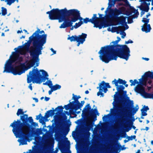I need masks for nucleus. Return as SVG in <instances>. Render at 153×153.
<instances>
[{
	"instance_id": "45",
	"label": "nucleus",
	"mask_w": 153,
	"mask_h": 153,
	"mask_svg": "<svg viewBox=\"0 0 153 153\" xmlns=\"http://www.w3.org/2000/svg\"><path fill=\"white\" fill-rule=\"evenodd\" d=\"M149 110V108L148 106H146L144 105L143 107L142 108L141 110V111H143L145 112H146L147 111Z\"/></svg>"
},
{
	"instance_id": "12",
	"label": "nucleus",
	"mask_w": 153,
	"mask_h": 153,
	"mask_svg": "<svg viewBox=\"0 0 153 153\" xmlns=\"http://www.w3.org/2000/svg\"><path fill=\"white\" fill-rule=\"evenodd\" d=\"M87 34L82 33L81 35H79L78 36L76 35L72 36H71L68 38V39L70 40V41H76L78 42L77 46H79L80 44H82L85 41V39L87 37Z\"/></svg>"
},
{
	"instance_id": "37",
	"label": "nucleus",
	"mask_w": 153,
	"mask_h": 153,
	"mask_svg": "<svg viewBox=\"0 0 153 153\" xmlns=\"http://www.w3.org/2000/svg\"><path fill=\"white\" fill-rule=\"evenodd\" d=\"M83 23L85 24L87 23L88 22H90L92 23V22H93V21L91 19H89L88 18H86L83 19Z\"/></svg>"
},
{
	"instance_id": "13",
	"label": "nucleus",
	"mask_w": 153,
	"mask_h": 153,
	"mask_svg": "<svg viewBox=\"0 0 153 153\" xmlns=\"http://www.w3.org/2000/svg\"><path fill=\"white\" fill-rule=\"evenodd\" d=\"M152 0H140V2H141V5L138 7L142 11L140 13L141 16L143 15L145 12H147L149 9V6Z\"/></svg>"
},
{
	"instance_id": "53",
	"label": "nucleus",
	"mask_w": 153,
	"mask_h": 153,
	"mask_svg": "<svg viewBox=\"0 0 153 153\" xmlns=\"http://www.w3.org/2000/svg\"><path fill=\"white\" fill-rule=\"evenodd\" d=\"M110 115V114H108L107 115H105L103 117H102V120H105V119L108 118V116Z\"/></svg>"
},
{
	"instance_id": "54",
	"label": "nucleus",
	"mask_w": 153,
	"mask_h": 153,
	"mask_svg": "<svg viewBox=\"0 0 153 153\" xmlns=\"http://www.w3.org/2000/svg\"><path fill=\"white\" fill-rule=\"evenodd\" d=\"M133 43V41L132 40H129L128 41H126L125 43L126 44H128L129 43Z\"/></svg>"
},
{
	"instance_id": "34",
	"label": "nucleus",
	"mask_w": 153,
	"mask_h": 153,
	"mask_svg": "<svg viewBox=\"0 0 153 153\" xmlns=\"http://www.w3.org/2000/svg\"><path fill=\"white\" fill-rule=\"evenodd\" d=\"M149 21V19H147L146 18H143L142 19V22L144 23V25H148V23Z\"/></svg>"
},
{
	"instance_id": "1",
	"label": "nucleus",
	"mask_w": 153,
	"mask_h": 153,
	"mask_svg": "<svg viewBox=\"0 0 153 153\" xmlns=\"http://www.w3.org/2000/svg\"><path fill=\"white\" fill-rule=\"evenodd\" d=\"M119 42L116 40L111 43L113 44L102 47L99 52L101 60L108 63L112 60H116L118 57L127 61L130 56V51L126 45L117 44Z\"/></svg>"
},
{
	"instance_id": "18",
	"label": "nucleus",
	"mask_w": 153,
	"mask_h": 153,
	"mask_svg": "<svg viewBox=\"0 0 153 153\" xmlns=\"http://www.w3.org/2000/svg\"><path fill=\"white\" fill-rule=\"evenodd\" d=\"M115 86L116 87V88L117 91L115 92V94L114 95V98L115 99H116V98H117L118 99V94H119V93H121L122 91L125 89V87L124 86H123L122 85H118L117 86ZM115 100H118L120 101L119 104H119L121 102H123V101H121L118 99L117 100H116V99H115L114 100V101L113 102H114V103H115Z\"/></svg>"
},
{
	"instance_id": "16",
	"label": "nucleus",
	"mask_w": 153,
	"mask_h": 153,
	"mask_svg": "<svg viewBox=\"0 0 153 153\" xmlns=\"http://www.w3.org/2000/svg\"><path fill=\"white\" fill-rule=\"evenodd\" d=\"M18 48H19V49H18L16 48H15L14 49V50H16V52H13L12 53V56H13V59L14 60V61L13 62H15L17 60V61L16 62V63L18 64H20V65L21 62H22L23 61V59L22 56H19V55L18 54V53L21 54L20 53L17 52V51L20 48V47H18Z\"/></svg>"
},
{
	"instance_id": "62",
	"label": "nucleus",
	"mask_w": 153,
	"mask_h": 153,
	"mask_svg": "<svg viewBox=\"0 0 153 153\" xmlns=\"http://www.w3.org/2000/svg\"><path fill=\"white\" fill-rule=\"evenodd\" d=\"M50 99V98L48 97H45V100L46 101H48Z\"/></svg>"
},
{
	"instance_id": "20",
	"label": "nucleus",
	"mask_w": 153,
	"mask_h": 153,
	"mask_svg": "<svg viewBox=\"0 0 153 153\" xmlns=\"http://www.w3.org/2000/svg\"><path fill=\"white\" fill-rule=\"evenodd\" d=\"M142 77L143 78L144 80H146V79L147 80L148 78L153 79V72L150 71L146 72L142 76Z\"/></svg>"
},
{
	"instance_id": "42",
	"label": "nucleus",
	"mask_w": 153,
	"mask_h": 153,
	"mask_svg": "<svg viewBox=\"0 0 153 153\" xmlns=\"http://www.w3.org/2000/svg\"><path fill=\"white\" fill-rule=\"evenodd\" d=\"M135 13L131 16V17L133 19H135V18H137L138 16L139 15V13L138 11H137Z\"/></svg>"
},
{
	"instance_id": "4",
	"label": "nucleus",
	"mask_w": 153,
	"mask_h": 153,
	"mask_svg": "<svg viewBox=\"0 0 153 153\" xmlns=\"http://www.w3.org/2000/svg\"><path fill=\"white\" fill-rule=\"evenodd\" d=\"M127 98L128 99V102L127 103L126 105V108L128 110L125 109V111H123V107L119 105L120 101L118 100H115V103H113L114 111L116 112L121 111L122 114H120V123L123 124V126L125 128L126 131L128 132L131 129V126L128 127L127 123H129L130 125L133 124V122L135 120L134 114L137 111L139 107L138 105L135 108L133 107L134 102L133 100H129L128 97Z\"/></svg>"
},
{
	"instance_id": "48",
	"label": "nucleus",
	"mask_w": 153,
	"mask_h": 153,
	"mask_svg": "<svg viewBox=\"0 0 153 153\" xmlns=\"http://www.w3.org/2000/svg\"><path fill=\"white\" fill-rule=\"evenodd\" d=\"M124 29H123V28H119V29H117V30L116 32L117 34H118L120 33V31L122 32L123 31V30H124Z\"/></svg>"
},
{
	"instance_id": "21",
	"label": "nucleus",
	"mask_w": 153,
	"mask_h": 153,
	"mask_svg": "<svg viewBox=\"0 0 153 153\" xmlns=\"http://www.w3.org/2000/svg\"><path fill=\"white\" fill-rule=\"evenodd\" d=\"M151 28L149 24L148 25H143L142 26L141 28L142 30L147 33L150 32Z\"/></svg>"
},
{
	"instance_id": "28",
	"label": "nucleus",
	"mask_w": 153,
	"mask_h": 153,
	"mask_svg": "<svg viewBox=\"0 0 153 153\" xmlns=\"http://www.w3.org/2000/svg\"><path fill=\"white\" fill-rule=\"evenodd\" d=\"M70 103L67 104V105H65L64 106V108L66 110H68L69 109H73V105H72V104L71 102V100L69 101Z\"/></svg>"
},
{
	"instance_id": "5",
	"label": "nucleus",
	"mask_w": 153,
	"mask_h": 153,
	"mask_svg": "<svg viewBox=\"0 0 153 153\" xmlns=\"http://www.w3.org/2000/svg\"><path fill=\"white\" fill-rule=\"evenodd\" d=\"M46 79H48V78L42 76L38 68H36L29 72V75L27 76V82L29 83L33 81V83L35 82L40 84L42 82H45Z\"/></svg>"
},
{
	"instance_id": "29",
	"label": "nucleus",
	"mask_w": 153,
	"mask_h": 153,
	"mask_svg": "<svg viewBox=\"0 0 153 153\" xmlns=\"http://www.w3.org/2000/svg\"><path fill=\"white\" fill-rule=\"evenodd\" d=\"M13 56L11 57V58L10 59H9L8 60L6 63H5V65L9 66H12V64L14 62H13L14 60L13 59Z\"/></svg>"
},
{
	"instance_id": "6",
	"label": "nucleus",
	"mask_w": 153,
	"mask_h": 153,
	"mask_svg": "<svg viewBox=\"0 0 153 153\" xmlns=\"http://www.w3.org/2000/svg\"><path fill=\"white\" fill-rule=\"evenodd\" d=\"M25 63H21L20 65L16 66L15 67H13V66L5 65L3 72L11 73L15 75H20L25 72Z\"/></svg>"
},
{
	"instance_id": "30",
	"label": "nucleus",
	"mask_w": 153,
	"mask_h": 153,
	"mask_svg": "<svg viewBox=\"0 0 153 153\" xmlns=\"http://www.w3.org/2000/svg\"><path fill=\"white\" fill-rule=\"evenodd\" d=\"M82 104H81L79 103L73 105V109H74L75 111H76L82 107Z\"/></svg>"
},
{
	"instance_id": "63",
	"label": "nucleus",
	"mask_w": 153,
	"mask_h": 153,
	"mask_svg": "<svg viewBox=\"0 0 153 153\" xmlns=\"http://www.w3.org/2000/svg\"><path fill=\"white\" fill-rule=\"evenodd\" d=\"M126 6H129L130 7V4H129V2L128 1L126 3H125V5Z\"/></svg>"
},
{
	"instance_id": "64",
	"label": "nucleus",
	"mask_w": 153,
	"mask_h": 153,
	"mask_svg": "<svg viewBox=\"0 0 153 153\" xmlns=\"http://www.w3.org/2000/svg\"><path fill=\"white\" fill-rule=\"evenodd\" d=\"M28 87L31 91L32 90V84H30L29 85Z\"/></svg>"
},
{
	"instance_id": "39",
	"label": "nucleus",
	"mask_w": 153,
	"mask_h": 153,
	"mask_svg": "<svg viewBox=\"0 0 153 153\" xmlns=\"http://www.w3.org/2000/svg\"><path fill=\"white\" fill-rule=\"evenodd\" d=\"M127 93V91H123V90L121 93H119L118 94V96L120 97L121 98H122L123 97V94L124 95H126Z\"/></svg>"
},
{
	"instance_id": "46",
	"label": "nucleus",
	"mask_w": 153,
	"mask_h": 153,
	"mask_svg": "<svg viewBox=\"0 0 153 153\" xmlns=\"http://www.w3.org/2000/svg\"><path fill=\"white\" fill-rule=\"evenodd\" d=\"M61 118L63 120H66L67 119V117L65 115L64 113H63Z\"/></svg>"
},
{
	"instance_id": "25",
	"label": "nucleus",
	"mask_w": 153,
	"mask_h": 153,
	"mask_svg": "<svg viewBox=\"0 0 153 153\" xmlns=\"http://www.w3.org/2000/svg\"><path fill=\"white\" fill-rule=\"evenodd\" d=\"M105 19L104 17H102L101 18H100V24L99 25H101L102 22H103V24L102 25V27L103 28L107 27L109 26L108 24L106 22L105 20Z\"/></svg>"
},
{
	"instance_id": "19",
	"label": "nucleus",
	"mask_w": 153,
	"mask_h": 153,
	"mask_svg": "<svg viewBox=\"0 0 153 153\" xmlns=\"http://www.w3.org/2000/svg\"><path fill=\"white\" fill-rule=\"evenodd\" d=\"M97 88H99V91L97 93V96L100 95L102 97H103L104 96V94L102 92V91H103L104 93H106L108 91L107 88L103 85L101 86V84H99V86L97 87Z\"/></svg>"
},
{
	"instance_id": "55",
	"label": "nucleus",
	"mask_w": 153,
	"mask_h": 153,
	"mask_svg": "<svg viewBox=\"0 0 153 153\" xmlns=\"http://www.w3.org/2000/svg\"><path fill=\"white\" fill-rule=\"evenodd\" d=\"M79 27L77 23H76L75 24V25H74V27L75 29H76Z\"/></svg>"
},
{
	"instance_id": "7",
	"label": "nucleus",
	"mask_w": 153,
	"mask_h": 153,
	"mask_svg": "<svg viewBox=\"0 0 153 153\" xmlns=\"http://www.w3.org/2000/svg\"><path fill=\"white\" fill-rule=\"evenodd\" d=\"M125 10L123 7L119 8L118 9L115 8L114 12V16H113V18L116 20L118 24H121L123 25H125V28L124 30H125L128 29L129 27L127 24V23L126 22V19L127 17L124 16H123L120 17L118 16L119 15L123 14V12Z\"/></svg>"
},
{
	"instance_id": "59",
	"label": "nucleus",
	"mask_w": 153,
	"mask_h": 153,
	"mask_svg": "<svg viewBox=\"0 0 153 153\" xmlns=\"http://www.w3.org/2000/svg\"><path fill=\"white\" fill-rule=\"evenodd\" d=\"M51 50L53 53V54H55L56 53V51H54L53 49L51 48L50 49Z\"/></svg>"
},
{
	"instance_id": "44",
	"label": "nucleus",
	"mask_w": 153,
	"mask_h": 153,
	"mask_svg": "<svg viewBox=\"0 0 153 153\" xmlns=\"http://www.w3.org/2000/svg\"><path fill=\"white\" fill-rule=\"evenodd\" d=\"M127 19H128V24H131L133 22V19L131 17V16H128V17H127Z\"/></svg>"
},
{
	"instance_id": "40",
	"label": "nucleus",
	"mask_w": 153,
	"mask_h": 153,
	"mask_svg": "<svg viewBox=\"0 0 153 153\" xmlns=\"http://www.w3.org/2000/svg\"><path fill=\"white\" fill-rule=\"evenodd\" d=\"M1 11H2V15L3 16H5V15L7 13V9L3 7H1Z\"/></svg>"
},
{
	"instance_id": "41",
	"label": "nucleus",
	"mask_w": 153,
	"mask_h": 153,
	"mask_svg": "<svg viewBox=\"0 0 153 153\" xmlns=\"http://www.w3.org/2000/svg\"><path fill=\"white\" fill-rule=\"evenodd\" d=\"M123 27L122 26H118L116 27H112V32H115L117 30V29H119V28H123Z\"/></svg>"
},
{
	"instance_id": "11",
	"label": "nucleus",
	"mask_w": 153,
	"mask_h": 153,
	"mask_svg": "<svg viewBox=\"0 0 153 153\" xmlns=\"http://www.w3.org/2000/svg\"><path fill=\"white\" fill-rule=\"evenodd\" d=\"M98 111L97 108L92 109L90 104H88L83 108L82 114H84L85 116L90 115L93 118L94 121H95L97 120V116L96 113Z\"/></svg>"
},
{
	"instance_id": "9",
	"label": "nucleus",
	"mask_w": 153,
	"mask_h": 153,
	"mask_svg": "<svg viewBox=\"0 0 153 153\" xmlns=\"http://www.w3.org/2000/svg\"><path fill=\"white\" fill-rule=\"evenodd\" d=\"M64 108L62 106H59L57 107L55 109L53 108H52V110H49L47 111L45 113V115L44 117H43L42 116L41 113L39 114L38 115L36 116V119L37 120H39V122L40 123H42V124H45V120L46 118H48L50 117V116H52L55 114L54 112L55 111L58 110L57 111V113H60L63 111V110Z\"/></svg>"
},
{
	"instance_id": "58",
	"label": "nucleus",
	"mask_w": 153,
	"mask_h": 153,
	"mask_svg": "<svg viewBox=\"0 0 153 153\" xmlns=\"http://www.w3.org/2000/svg\"><path fill=\"white\" fill-rule=\"evenodd\" d=\"M83 23V21H79L78 23H77V24H78L79 27L81 26V25H82Z\"/></svg>"
},
{
	"instance_id": "17",
	"label": "nucleus",
	"mask_w": 153,
	"mask_h": 153,
	"mask_svg": "<svg viewBox=\"0 0 153 153\" xmlns=\"http://www.w3.org/2000/svg\"><path fill=\"white\" fill-rule=\"evenodd\" d=\"M97 15L96 14H93V16L91 18L92 20L93 21L92 23L94 24V27L97 28L98 27L99 29H101L102 27V25L103 24V22H102L101 25H99L100 18L97 17Z\"/></svg>"
},
{
	"instance_id": "50",
	"label": "nucleus",
	"mask_w": 153,
	"mask_h": 153,
	"mask_svg": "<svg viewBox=\"0 0 153 153\" xmlns=\"http://www.w3.org/2000/svg\"><path fill=\"white\" fill-rule=\"evenodd\" d=\"M73 97H72V99H73L74 100V101H76V100H78V98L77 97L76 95H74V94H73Z\"/></svg>"
},
{
	"instance_id": "3",
	"label": "nucleus",
	"mask_w": 153,
	"mask_h": 153,
	"mask_svg": "<svg viewBox=\"0 0 153 153\" xmlns=\"http://www.w3.org/2000/svg\"><path fill=\"white\" fill-rule=\"evenodd\" d=\"M39 30H36L29 37V40L25 42L23 45L19 46L20 48L17 51L22 55H25L26 52L23 50L28 51L31 43L33 41V46L30 47L29 52L30 56L32 57V59L36 62L39 61V56L42 53V50L43 49V46L46 43L47 36L46 34L39 35Z\"/></svg>"
},
{
	"instance_id": "32",
	"label": "nucleus",
	"mask_w": 153,
	"mask_h": 153,
	"mask_svg": "<svg viewBox=\"0 0 153 153\" xmlns=\"http://www.w3.org/2000/svg\"><path fill=\"white\" fill-rule=\"evenodd\" d=\"M51 88L53 89V90L54 91L58 89H60L61 88V86L60 85L56 84L55 85L53 86Z\"/></svg>"
},
{
	"instance_id": "31",
	"label": "nucleus",
	"mask_w": 153,
	"mask_h": 153,
	"mask_svg": "<svg viewBox=\"0 0 153 153\" xmlns=\"http://www.w3.org/2000/svg\"><path fill=\"white\" fill-rule=\"evenodd\" d=\"M101 84V85H103V86L106 87V88H111V86L108 83L105 82L104 81H103L100 83Z\"/></svg>"
},
{
	"instance_id": "56",
	"label": "nucleus",
	"mask_w": 153,
	"mask_h": 153,
	"mask_svg": "<svg viewBox=\"0 0 153 153\" xmlns=\"http://www.w3.org/2000/svg\"><path fill=\"white\" fill-rule=\"evenodd\" d=\"M43 85H48L50 88H51L48 82V81L46 82L45 83H44L43 84Z\"/></svg>"
},
{
	"instance_id": "2",
	"label": "nucleus",
	"mask_w": 153,
	"mask_h": 153,
	"mask_svg": "<svg viewBox=\"0 0 153 153\" xmlns=\"http://www.w3.org/2000/svg\"><path fill=\"white\" fill-rule=\"evenodd\" d=\"M27 114L20 116V120H14L10 126L13 128L12 131L16 137L21 139L18 141L22 145L27 144V140L30 136L31 124L35 127L38 124L33 122L32 117H28Z\"/></svg>"
},
{
	"instance_id": "8",
	"label": "nucleus",
	"mask_w": 153,
	"mask_h": 153,
	"mask_svg": "<svg viewBox=\"0 0 153 153\" xmlns=\"http://www.w3.org/2000/svg\"><path fill=\"white\" fill-rule=\"evenodd\" d=\"M67 10L66 8L61 10L53 9L50 11L47 12L46 14H49V17L51 20L58 19L59 21L63 16L67 13H66Z\"/></svg>"
},
{
	"instance_id": "36",
	"label": "nucleus",
	"mask_w": 153,
	"mask_h": 153,
	"mask_svg": "<svg viewBox=\"0 0 153 153\" xmlns=\"http://www.w3.org/2000/svg\"><path fill=\"white\" fill-rule=\"evenodd\" d=\"M24 112L23 111V110L21 108L18 109L17 112L16 113L17 116H19L20 114H22V116H23L25 114H24Z\"/></svg>"
},
{
	"instance_id": "35",
	"label": "nucleus",
	"mask_w": 153,
	"mask_h": 153,
	"mask_svg": "<svg viewBox=\"0 0 153 153\" xmlns=\"http://www.w3.org/2000/svg\"><path fill=\"white\" fill-rule=\"evenodd\" d=\"M1 1H5V2H7V4L9 5H10L14 3L16 0H1Z\"/></svg>"
},
{
	"instance_id": "38",
	"label": "nucleus",
	"mask_w": 153,
	"mask_h": 153,
	"mask_svg": "<svg viewBox=\"0 0 153 153\" xmlns=\"http://www.w3.org/2000/svg\"><path fill=\"white\" fill-rule=\"evenodd\" d=\"M65 112L68 116H69L71 114H72L76 116V114H75V112L73 111L70 110L69 112L67 111H65Z\"/></svg>"
},
{
	"instance_id": "47",
	"label": "nucleus",
	"mask_w": 153,
	"mask_h": 153,
	"mask_svg": "<svg viewBox=\"0 0 153 153\" xmlns=\"http://www.w3.org/2000/svg\"><path fill=\"white\" fill-rule=\"evenodd\" d=\"M71 103L72 104V105H74L76 104H77L80 103L78 100H76V101H73L72 102H71Z\"/></svg>"
},
{
	"instance_id": "10",
	"label": "nucleus",
	"mask_w": 153,
	"mask_h": 153,
	"mask_svg": "<svg viewBox=\"0 0 153 153\" xmlns=\"http://www.w3.org/2000/svg\"><path fill=\"white\" fill-rule=\"evenodd\" d=\"M70 11V10H67L66 12L67 13L64 15L59 21V22L64 21L59 27L60 28H65L71 27L72 26L73 23L75 22L73 17L72 16V15L69 14V11Z\"/></svg>"
},
{
	"instance_id": "15",
	"label": "nucleus",
	"mask_w": 153,
	"mask_h": 153,
	"mask_svg": "<svg viewBox=\"0 0 153 153\" xmlns=\"http://www.w3.org/2000/svg\"><path fill=\"white\" fill-rule=\"evenodd\" d=\"M70 11H69V14L72 15L73 17L75 22L78 20L80 21H82L83 20L82 18L81 17L80 12L78 10L76 9H72L70 10Z\"/></svg>"
},
{
	"instance_id": "43",
	"label": "nucleus",
	"mask_w": 153,
	"mask_h": 153,
	"mask_svg": "<svg viewBox=\"0 0 153 153\" xmlns=\"http://www.w3.org/2000/svg\"><path fill=\"white\" fill-rule=\"evenodd\" d=\"M39 71V72L40 71L42 72V74L45 77H48V75L47 73L45 70H40Z\"/></svg>"
},
{
	"instance_id": "60",
	"label": "nucleus",
	"mask_w": 153,
	"mask_h": 153,
	"mask_svg": "<svg viewBox=\"0 0 153 153\" xmlns=\"http://www.w3.org/2000/svg\"><path fill=\"white\" fill-rule=\"evenodd\" d=\"M54 91L53 90V89H52V88H51V89L50 90H49V91H48V94H49V95H50L52 93V92L53 91Z\"/></svg>"
},
{
	"instance_id": "61",
	"label": "nucleus",
	"mask_w": 153,
	"mask_h": 153,
	"mask_svg": "<svg viewBox=\"0 0 153 153\" xmlns=\"http://www.w3.org/2000/svg\"><path fill=\"white\" fill-rule=\"evenodd\" d=\"M127 138H128V139L127 140H125L124 141V143H126L128 142L129 140H130V139H129L128 136Z\"/></svg>"
},
{
	"instance_id": "26",
	"label": "nucleus",
	"mask_w": 153,
	"mask_h": 153,
	"mask_svg": "<svg viewBox=\"0 0 153 153\" xmlns=\"http://www.w3.org/2000/svg\"><path fill=\"white\" fill-rule=\"evenodd\" d=\"M123 82V80L122 79L119 78L117 80L115 79H114V80H113L112 81V84H114L115 86H117L118 85V83L120 84H122Z\"/></svg>"
},
{
	"instance_id": "49",
	"label": "nucleus",
	"mask_w": 153,
	"mask_h": 153,
	"mask_svg": "<svg viewBox=\"0 0 153 153\" xmlns=\"http://www.w3.org/2000/svg\"><path fill=\"white\" fill-rule=\"evenodd\" d=\"M120 34L121 35L122 34V35L121 36V38L122 39H123L126 36V33L124 32V30L123 31H122Z\"/></svg>"
},
{
	"instance_id": "52",
	"label": "nucleus",
	"mask_w": 153,
	"mask_h": 153,
	"mask_svg": "<svg viewBox=\"0 0 153 153\" xmlns=\"http://www.w3.org/2000/svg\"><path fill=\"white\" fill-rule=\"evenodd\" d=\"M141 111V116H146L147 115V114L146 112H145L143 111Z\"/></svg>"
},
{
	"instance_id": "14",
	"label": "nucleus",
	"mask_w": 153,
	"mask_h": 153,
	"mask_svg": "<svg viewBox=\"0 0 153 153\" xmlns=\"http://www.w3.org/2000/svg\"><path fill=\"white\" fill-rule=\"evenodd\" d=\"M135 91L136 92L142 94L145 98H151L153 99V94L146 92L145 88L143 86L136 87Z\"/></svg>"
},
{
	"instance_id": "57",
	"label": "nucleus",
	"mask_w": 153,
	"mask_h": 153,
	"mask_svg": "<svg viewBox=\"0 0 153 153\" xmlns=\"http://www.w3.org/2000/svg\"><path fill=\"white\" fill-rule=\"evenodd\" d=\"M69 130H70V129H69V127L67 128L65 130V133L66 135L67 134H68Z\"/></svg>"
},
{
	"instance_id": "33",
	"label": "nucleus",
	"mask_w": 153,
	"mask_h": 153,
	"mask_svg": "<svg viewBox=\"0 0 153 153\" xmlns=\"http://www.w3.org/2000/svg\"><path fill=\"white\" fill-rule=\"evenodd\" d=\"M129 82L130 83H131V84H130L131 86L132 85H135L136 84H139V82H138L137 80L135 79L134 80V81L132 79H131L129 80Z\"/></svg>"
},
{
	"instance_id": "27",
	"label": "nucleus",
	"mask_w": 153,
	"mask_h": 153,
	"mask_svg": "<svg viewBox=\"0 0 153 153\" xmlns=\"http://www.w3.org/2000/svg\"><path fill=\"white\" fill-rule=\"evenodd\" d=\"M139 81L140 83V84L138 86H143V85H144L146 86V82L147 80V79H146V80H145L143 79V78L142 77L141 78L139 79Z\"/></svg>"
},
{
	"instance_id": "24",
	"label": "nucleus",
	"mask_w": 153,
	"mask_h": 153,
	"mask_svg": "<svg viewBox=\"0 0 153 153\" xmlns=\"http://www.w3.org/2000/svg\"><path fill=\"white\" fill-rule=\"evenodd\" d=\"M36 61L34 60L33 59H32L30 61V63L29 64L27 65V67L26 68L25 67V71L27 70V69L30 68L31 67H32L33 66L35 65L36 63Z\"/></svg>"
},
{
	"instance_id": "23",
	"label": "nucleus",
	"mask_w": 153,
	"mask_h": 153,
	"mask_svg": "<svg viewBox=\"0 0 153 153\" xmlns=\"http://www.w3.org/2000/svg\"><path fill=\"white\" fill-rule=\"evenodd\" d=\"M137 10H136L133 7L130 6L129 8L126 11V15L127 16H129L132 13H135Z\"/></svg>"
},
{
	"instance_id": "22",
	"label": "nucleus",
	"mask_w": 153,
	"mask_h": 153,
	"mask_svg": "<svg viewBox=\"0 0 153 153\" xmlns=\"http://www.w3.org/2000/svg\"><path fill=\"white\" fill-rule=\"evenodd\" d=\"M114 1L113 0H109V2L108 3V7H107V10L105 11V13H107V11H108L109 9L111 11H112L113 13L114 14V11L115 10H113L112 9H111V7L113 6L115 4L114 3ZM114 16V14L112 17Z\"/></svg>"
},
{
	"instance_id": "51",
	"label": "nucleus",
	"mask_w": 153,
	"mask_h": 153,
	"mask_svg": "<svg viewBox=\"0 0 153 153\" xmlns=\"http://www.w3.org/2000/svg\"><path fill=\"white\" fill-rule=\"evenodd\" d=\"M130 140H132L133 139H135L136 138V136L135 135H131L130 137L128 136Z\"/></svg>"
}]
</instances>
